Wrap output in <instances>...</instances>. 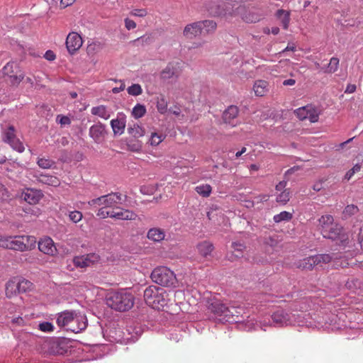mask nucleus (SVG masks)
<instances>
[{
	"label": "nucleus",
	"mask_w": 363,
	"mask_h": 363,
	"mask_svg": "<svg viewBox=\"0 0 363 363\" xmlns=\"http://www.w3.org/2000/svg\"><path fill=\"white\" fill-rule=\"evenodd\" d=\"M249 329H256L259 326L262 330H266V327L273 326L277 328L286 327L296 325L308 326L303 319H301V314L292 313L291 311L284 308H277L269 316L263 317L259 323L253 318L247 320Z\"/></svg>",
	"instance_id": "f257e3e1"
},
{
	"label": "nucleus",
	"mask_w": 363,
	"mask_h": 363,
	"mask_svg": "<svg viewBox=\"0 0 363 363\" xmlns=\"http://www.w3.org/2000/svg\"><path fill=\"white\" fill-rule=\"evenodd\" d=\"M134 296L125 289L111 292L106 297L108 307L118 311H126L134 305Z\"/></svg>",
	"instance_id": "f03ea898"
},
{
	"label": "nucleus",
	"mask_w": 363,
	"mask_h": 363,
	"mask_svg": "<svg viewBox=\"0 0 363 363\" xmlns=\"http://www.w3.org/2000/svg\"><path fill=\"white\" fill-rule=\"evenodd\" d=\"M169 294L165 290L155 286H150L144 291L146 303L152 308L160 310L168 303Z\"/></svg>",
	"instance_id": "7ed1b4c3"
},
{
	"label": "nucleus",
	"mask_w": 363,
	"mask_h": 363,
	"mask_svg": "<svg viewBox=\"0 0 363 363\" xmlns=\"http://www.w3.org/2000/svg\"><path fill=\"white\" fill-rule=\"evenodd\" d=\"M151 279L155 283L166 287L175 286L177 282L174 272L166 267L155 268L151 274Z\"/></svg>",
	"instance_id": "20e7f679"
},
{
	"label": "nucleus",
	"mask_w": 363,
	"mask_h": 363,
	"mask_svg": "<svg viewBox=\"0 0 363 363\" xmlns=\"http://www.w3.org/2000/svg\"><path fill=\"white\" fill-rule=\"evenodd\" d=\"M122 195L120 193H111L106 195L90 200L88 204L93 208L99 206L106 208H113V210L119 203H121Z\"/></svg>",
	"instance_id": "39448f33"
},
{
	"label": "nucleus",
	"mask_w": 363,
	"mask_h": 363,
	"mask_svg": "<svg viewBox=\"0 0 363 363\" xmlns=\"http://www.w3.org/2000/svg\"><path fill=\"white\" fill-rule=\"evenodd\" d=\"M209 310L213 313V318L216 321L221 323H233V320H235L233 319L234 318H233V311L229 310V306H227L219 301L211 303L209 306Z\"/></svg>",
	"instance_id": "423d86ee"
},
{
	"label": "nucleus",
	"mask_w": 363,
	"mask_h": 363,
	"mask_svg": "<svg viewBox=\"0 0 363 363\" xmlns=\"http://www.w3.org/2000/svg\"><path fill=\"white\" fill-rule=\"evenodd\" d=\"M333 259L329 254H319L299 260L296 264L299 269L311 270L314 267H323Z\"/></svg>",
	"instance_id": "0eeeda50"
},
{
	"label": "nucleus",
	"mask_w": 363,
	"mask_h": 363,
	"mask_svg": "<svg viewBox=\"0 0 363 363\" xmlns=\"http://www.w3.org/2000/svg\"><path fill=\"white\" fill-rule=\"evenodd\" d=\"M35 238L29 235L11 236L9 250L24 252L35 248Z\"/></svg>",
	"instance_id": "6e6552de"
},
{
	"label": "nucleus",
	"mask_w": 363,
	"mask_h": 363,
	"mask_svg": "<svg viewBox=\"0 0 363 363\" xmlns=\"http://www.w3.org/2000/svg\"><path fill=\"white\" fill-rule=\"evenodd\" d=\"M16 130L13 125H6L2 128V138L4 143H8L11 147L18 152L25 150L23 143L16 136Z\"/></svg>",
	"instance_id": "1a4fd4ad"
},
{
	"label": "nucleus",
	"mask_w": 363,
	"mask_h": 363,
	"mask_svg": "<svg viewBox=\"0 0 363 363\" xmlns=\"http://www.w3.org/2000/svg\"><path fill=\"white\" fill-rule=\"evenodd\" d=\"M323 236L325 238L332 240H340L342 244L348 240V236L345 233L343 227L340 224L335 222L329 227L327 231L325 232Z\"/></svg>",
	"instance_id": "9d476101"
},
{
	"label": "nucleus",
	"mask_w": 363,
	"mask_h": 363,
	"mask_svg": "<svg viewBox=\"0 0 363 363\" xmlns=\"http://www.w3.org/2000/svg\"><path fill=\"white\" fill-rule=\"evenodd\" d=\"M87 326V319L86 315L75 311L73 318L69 327L67 328V331H71L74 333H78L82 330L86 329Z\"/></svg>",
	"instance_id": "9b49d317"
},
{
	"label": "nucleus",
	"mask_w": 363,
	"mask_h": 363,
	"mask_svg": "<svg viewBox=\"0 0 363 363\" xmlns=\"http://www.w3.org/2000/svg\"><path fill=\"white\" fill-rule=\"evenodd\" d=\"M99 255L95 253H91L83 256L75 257L73 259V263L77 267L85 268L92 266L95 263L99 262Z\"/></svg>",
	"instance_id": "f8f14e48"
},
{
	"label": "nucleus",
	"mask_w": 363,
	"mask_h": 363,
	"mask_svg": "<svg viewBox=\"0 0 363 363\" xmlns=\"http://www.w3.org/2000/svg\"><path fill=\"white\" fill-rule=\"evenodd\" d=\"M83 41L81 35L76 32L69 33L66 39V47L71 55H73L82 45Z\"/></svg>",
	"instance_id": "ddd939ff"
},
{
	"label": "nucleus",
	"mask_w": 363,
	"mask_h": 363,
	"mask_svg": "<svg viewBox=\"0 0 363 363\" xmlns=\"http://www.w3.org/2000/svg\"><path fill=\"white\" fill-rule=\"evenodd\" d=\"M106 126L99 122L89 128V135L96 143H101L106 135Z\"/></svg>",
	"instance_id": "4468645a"
},
{
	"label": "nucleus",
	"mask_w": 363,
	"mask_h": 363,
	"mask_svg": "<svg viewBox=\"0 0 363 363\" xmlns=\"http://www.w3.org/2000/svg\"><path fill=\"white\" fill-rule=\"evenodd\" d=\"M38 249L40 252L48 255L53 256L57 253V248L55 243L49 237L41 238L39 240Z\"/></svg>",
	"instance_id": "2eb2a0df"
},
{
	"label": "nucleus",
	"mask_w": 363,
	"mask_h": 363,
	"mask_svg": "<svg viewBox=\"0 0 363 363\" xmlns=\"http://www.w3.org/2000/svg\"><path fill=\"white\" fill-rule=\"evenodd\" d=\"M136 217L137 215L133 211L119 208L117 206L113 210H112V214L111 215V218L123 220H135Z\"/></svg>",
	"instance_id": "dca6fc26"
},
{
	"label": "nucleus",
	"mask_w": 363,
	"mask_h": 363,
	"mask_svg": "<svg viewBox=\"0 0 363 363\" xmlns=\"http://www.w3.org/2000/svg\"><path fill=\"white\" fill-rule=\"evenodd\" d=\"M238 108L236 106H230L223 114V119L225 123L230 126H235L238 124Z\"/></svg>",
	"instance_id": "f3484780"
},
{
	"label": "nucleus",
	"mask_w": 363,
	"mask_h": 363,
	"mask_svg": "<svg viewBox=\"0 0 363 363\" xmlns=\"http://www.w3.org/2000/svg\"><path fill=\"white\" fill-rule=\"evenodd\" d=\"M200 21L187 24L183 30L184 35L189 39H193L202 33Z\"/></svg>",
	"instance_id": "a211bd4d"
},
{
	"label": "nucleus",
	"mask_w": 363,
	"mask_h": 363,
	"mask_svg": "<svg viewBox=\"0 0 363 363\" xmlns=\"http://www.w3.org/2000/svg\"><path fill=\"white\" fill-rule=\"evenodd\" d=\"M42 197V192L33 189H28L22 194V198L30 204L38 203Z\"/></svg>",
	"instance_id": "6ab92c4d"
},
{
	"label": "nucleus",
	"mask_w": 363,
	"mask_h": 363,
	"mask_svg": "<svg viewBox=\"0 0 363 363\" xmlns=\"http://www.w3.org/2000/svg\"><path fill=\"white\" fill-rule=\"evenodd\" d=\"M75 311H65L57 315V324L59 327L63 328L67 330V328L69 327L71 323V320L73 318V315Z\"/></svg>",
	"instance_id": "aec40b11"
},
{
	"label": "nucleus",
	"mask_w": 363,
	"mask_h": 363,
	"mask_svg": "<svg viewBox=\"0 0 363 363\" xmlns=\"http://www.w3.org/2000/svg\"><path fill=\"white\" fill-rule=\"evenodd\" d=\"M111 126L114 135H122L125 128V120L123 116L121 118H117L111 121Z\"/></svg>",
	"instance_id": "412c9836"
},
{
	"label": "nucleus",
	"mask_w": 363,
	"mask_h": 363,
	"mask_svg": "<svg viewBox=\"0 0 363 363\" xmlns=\"http://www.w3.org/2000/svg\"><path fill=\"white\" fill-rule=\"evenodd\" d=\"M334 223L333 216L331 215H323L318 219V227L322 235Z\"/></svg>",
	"instance_id": "4be33fe9"
},
{
	"label": "nucleus",
	"mask_w": 363,
	"mask_h": 363,
	"mask_svg": "<svg viewBox=\"0 0 363 363\" xmlns=\"http://www.w3.org/2000/svg\"><path fill=\"white\" fill-rule=\"evenodd\" d=\"M5 291L6 296L9 298L17 294H20L16 278H13L6 283Z\"/></svg>",
	"instance_id": "5701e85b"
},
{
	"label": "nucleus",
	"mask_w": 363,
	"mask_h": 363,
	"mask_svg": "<svg viewBox=\"0 0 363 363\" xmlns=\"http://www.w3.org/2000/svg\"><path fill=\"white\" fill-rule=\"evenodd\" d=\"M147 236L148 239L154 242H160L164 239L165 233L162 229L153 228L148 230Z\"/></svg>",
	"instance_id": "b1692460"
},
{
	"label": "nucleus",
	"mask_w": 363,
	"mask_h": 363,
	"mask_svg": "<svg viewBox=\"0 0 363 363\" xmlns=\"http://www.w3.org/2000/svg\"><path fill=\"white\" fill-rule=\"evenodd\" d=\"M91 113L92 115L97 116L104 120H108L111 117V111L104 105L92 107Z\"/></svg>",
	"instance_id": "393cba45"
},
{
	"label": "nucleus",
	"mask_w": 363,
	"mask_h": 363,
	"mask_svg": "<svg viewBox=\"0 0 363 363\" xmlns=\"http://www.w3.org/2000/svg\"><path fill=\"white\" fill-rule=\"evenodd\" d=\"M276 17L280 21L283 28L286 30L290 22V12L284 9H279L276 12Z\"/></svg>",
	"instance_id": "a878e982"
},
{
	"label": "nucleus",
	"mask_w": 363,
	"mask_h": 363,
	"mask_svg": "<svg viewBox=\"0 0 363 363\" xmlns=\"http://www.w3.org/2000/svg\"><path fill=\"white\" fill-rule=\"evenodd\" d=\"M199 252L203 257H207L213 252L214 247L209 241H203L197 245Z\"/></svg>",
	"instance_id": "bb28decb"
},
{
	"label": "nucleus",
	"mask_w": 363,
	"mask_h": 363,
	"mask_svg": "<svg viewBox=\"0 0 363 363\" xmlns=\"http://www.w3.org/2000/svg\"><path fill=\"white\" fill-rule=\"evenodd\" d=\"M253 89L256 96H262L268 91V83L264 80H257L255 82Z\"/></svg>",
	"instance_id": "cd10ccee"
},
{
	"label": "nucleus",
	"mask_w": 363,
	"mask_h": 363,
	"mask_svg": "<svg viewBox=\"0 0 363 363\" xmlns=\"http://www.w3.org/2000/svg\"><path fill=\"white\" fill-rule=\"evenodd\" d=\"M177 76V70L176 67L169 63L161 72V77L163 79H169Z\"/></svg>",
	"instance_id": "c85d7f7f"
},
{
	"label": "nucleus",
	"mask_w": 363,
	"mask_h": 363,
	"mask_svg": "<svg viewBox=\"0 0 363 363\" xmlns=\"http://www.w3.org/2000/svg\"><path fill=\"white\" fill-rule=\"evenodd\" d=\"M200 23H201V27L202 33H213L217 28L216 23L211 20L201 21H200Z\"/></svg>",
	"instance_id": "c756f323"
},
{
	"label": "nucleus",
	"mask_w": 363,
	"mask_h": 363,
	"mask_svg": "<svg viewBox=\"0 0 363 363\" xmlns=\"http://www.w3.org/2000/svg\"><path fill=\"white\" fill-rule=\"evenodd\" d=\"M128 150L134 152H139L142 150L143 143L137 138H131L126 143Z\"/></svg>",
	"instance_id": "7c9ffc66"
},
{
	"label": "nucleus",
	"mask_w": 363,
	"mask_h": 363,
	"mask_svg": "<svg viewBox=\"0 0 363 363\" xmlns=\"http://www.w3.org/2000/svg\"><path fill=\"white\" fill-rule=\"evenodd\" d=\"M307 119L311 123H315L318 121L320 111L316 107L307 105Z\"/></svg>",
	"instance_id": "2f4dec72"
},
{
	"label": "nucleus",
	"mask_w": 363,
	"mask_h": 363,
	"mask_svg": "<svg viewBox=\"0 0 363 363\" xmlns=\"http://www.w3.org/2000/svg\"><path fill=\"white\" fill-rule=\"evenodd\" d=\"M361 286V281L354 277L349 278L345 283V287L354 293H356L358 289H360Z\"/></svg>",
	"instance_id": "473e14b6"
},
{
	"label": "nucleus",
	"mask_w": 363,
	"mask_h": 363,
	"mask_svg": "<svg viewBox=\"0 0 363 363\" xmlns=\"http://www.w3.org/2000/svg\"><path fill=\"white\" fill-rule=\"evenodd\" d=\"M339 62L340 60L337 57H332L325 68H322L323 72L327 74L335 72L339 67Z\"/></svg>",
	"instance_id": "72a5a7b5"
},
{
	"label": "nucleus",
	"mask_w": 363,
	"mask_h": 363,
	"mask_svg": "<svg viewBox=\"0 0 363 363\" xmlns=\"http://www.w3.org/2000/svg\"><path fill=\"white\" fill-rule=\"evenodd\" d=\"M128 133L134 138H138L145 135V130L138 124H134L128 128Z\"/></svg>",
	"instance_id": "f704fd0d"
},
{
	"label": "nucleus",
	"mask_w": 363,
	"mask_h": 363,
	"mask_svg": "<svg viewBox=\"0 0 363 363\" xmlns=\"http://www.w3.org/2000/svg\"><path fill=\"white\" fill-rule=\"evenodd\" d=\"M39 181L42 183L53 186H57L60 184L59 179L54 176L41 174Z\"/></svg>",
	"instance_id": "c9c22d12"
},
{
	"label": "nucleus",
	"mask_w": 363,
	"mask_h": 363,
	"mask_svg": "<svg viewBox=\"0 0 363 363\" xmlns=\"http://www.w3.org/2000/svg\"><path fill=\"white\" fill-rule=\"evenodd\" d=\"M292 218L293 215L291 213L284 211L279 214L274 215L273 220L275 223H279L282 221H289Z\"/></svg>",
	"instance_id": "e433bc0d"
},
{
	"label": "nucleus",
	"mask_w": 363,
	"mask_h": 363,
	"mask_svg": "<svg viewBox=\"0 0 363 363\" xmlns=\"http://www.w3.org/2000/svg\"><path fill=\"white\" fill-rule=\"evenodd\" d=\"M146 113V108L144 105L137 104L133 108L132 115L135 118H142Z\"/></svg>",
	"instance_id": "4c0bfd02"
},
{
	"label": "nucleus",
	"mask_w": 363,
	"mask_h": 363,
	"mask_svg": "<svg viewBox=\"0 0 363 363\" xmlns=\"http://www.w3.org/2000/svg\"><path fill=\"white\" fill-rule=\"evenodd\" d=\"M212 191L209 184H201L196 187V191L203 197H208Z\"/></svg>",
	"instance_id": "58836bf2"
},
{
	"label": "nucleus",
	"mask_w": 363,
	"mask_h": 363,
	"mask_svg": "<svg viewBox=\"0 0 363 363\" xmlns=\"http://www.w3.org/2000/svg\"><path fill=\"white\" fill-rule=\"evenodd\" d=\"M290 199V191L289 189H284L281 191L276 197L277 203L281 204H286Z\"/></svg>",
	"instance_id": "ea45409f"
},
{
	"label": "nucleus",
	"mask_w": 363,
	"mask_h": 363,
	"mask_svg": "<svg viewBox=\"0 0 363 363\" xmlns=\"http://www.w3.org/2000/svg\"><path fill=\"white\" fill-rule=\"evenodd\" d=\"M16 69H18L17 65L13 62H9L3 67V74L9 77L17 72L15 71Z\"/></svg>",
	"instance_id": "a19ab883"
},
{
	"label": "nucleus",
	"mask_w": 363,
	"mask_h": 363,
	"mask_svg": "<svg viewBox=\"0 0 363 363\" xmlns=\"http://www.w3.org/2000/svg\"><path fill=\"white\" fill-rule=\"evenodd\" d=\"M156 106L158 112L162 114L167 111V101L164 96L157 98Z\"/></svg>",
	"instance_id": "79ce46f5"
},
{
	"label": "nucleus",
	"mask_w": 363,
	"mask_h": 363,
	"mask_svg": "<svg viewBox=\"0 0 363 363\" xmlns=\"http://www.w3.org/2000/svg\"><path fill=\"white\" fill-rule=\"evenodd\" d=\"M17 281L20 293L26 292L28 290L30 289L33 285L30 281L26 280L25 279H17Z\"/></svg>",
	"instance_id": "37998d69"
},
{
	"label": "nucleus",
	"mask_w": 363,
	"mask_h": 363,
	"mask_svg": "<svg viewBox=\"0 0 363 363\" xmlns=\"http://www.w3.org/2000/svg\"><path fill=\"white\" fill-rule=\"evenodd\" d=\"M358 211L359 209L357 206L353 204L347 205L342 212L343 217L345 218H347L348 217H350L356 214L358 212Z\"/></svg>",
	"instance_id": "c03bdc74"
},
{
	"label": "nucleus",
	"mask_w": 363,
	"mask_h": 363,
	"mask_svg": "<svg viewBox=\"0 0 363 363\" xmlns=\"http://www.w3.org/2000/svg\"><path fill=\"white\" fill-rule=\"evenodd\" d=\"M37 164L40 168L50 169L55 165V162L50 159L39 158Z\"/></svg>",
	"instance_id": "a18cd8bd"
},
{
	"label": "nucleus",
	"mask_w": 363,
	"mask_h": 363,
	"mask_svg": "<svg viewBox=\"0 0 363 363\" xmlns=\"http://www.w3.org/2000/svg\"><path fill=\"white\" fill-rule=\"evenodd\" d=\"M152 41H153V38L151 35H144L139 37L137 39L134 40L133 41V43L141 44L142 45H149V44L152 43Z\"/></svg>",
	"instance_id": "49530a36"
},
{
	"label": "nucleus",
	"mask_w": 363,
	"mask_h": 363,
	"mask_svg": "<svg viewBox=\"0 0 363 363\" xmlns=\"http://www.w3.org/2000/svg\"><path fill=\"white\" fill-rule=\"evenodd\" d=\"M128 94L134 96L140 95L143 93V89L138 84H133L127 89Z\"/></svg>",
	"instance_id": "de8ad7c7"
},
{
	"label": "nucleus",
	"mask_w": 363,
	"mask_h": 363,
	"mask_svg": "<svg viewBox=\"0 0 363 363\" xmlns=\"http://www.w3.org/2000/svg\"><path fill=\"white\" fill-rule=\"evenodd\" d=\"M229 310L232 311L233 313L232 314H233V318H234L233 319L235 320H233V323L235 322H240V321H242V308H240V307H235V306H230L229 307Z\"/></svg>",
	"instance_id": "09e8293b"
},
{
	"label": "nucleus",
	"mask_w": 363,
	"mask_h": 363,
	"mask_svg": "<svg viewBox=\"0 0 363 363\" xmlns=\"http://www.w3.org/2000/svg\"><path fill=\"white\" fill-rule=\"evenodd\" d=\"M23 78L24 75L23 74H18L16 72L12 75H9V82L13 86H18Z\"/></svg>",
	"instance_id": "8fccbe9b"
},
{
	"label": "nucleus",
	"mask_w": 363,
	"mask_h": 363,
	"mask_svg": "<svg viewBox=\"0 0 363 363\" xmlns=\"http://www.w3.org/2000/svg\"><path fill=\"white\" fill-rule=\"evenodd\" d=\"M232 247L233 248L234 252H237V254L235 255L236 257H240L242 255L243 250L245 249L244 243L241 242H233L232 243Z\"/></svg>",
	"instance_id": "3c124183"
},
{
	"label": "nucleus",
	"mask_w": 363,
	"mask_h": 363,
	"mask_svg": "<svg viewBox=\"0 0 363 363\" xmlns=\"http://www.w3.org/2000/svg\"><path fill=\"white\" fill-rule=\"evenodd\" d=\"M164 137L162 134H158L157 133H153L151 135V138L150 139V143L151 145H158L162 141L164 140Z\"/></svg>",
	"instance_id": "603ef678"
},
{
	"label": "nucleus",
	"mask_w": 363,
	"mask_h": 363,
	"mask_svg": "<svg viewBox=\"0 0 363 363\" xmlns=\"http://www.w3.org/2000/svg\"><path fill=\"white\" fill-rule=\"evenodd\" d=\"M294 113L301 121L307 119V106L296 109Z\"/></svg>",
	"instance_id": "864d4df0"
},
{
	"label": "nucleus",
	"mask_w": 363,
	"mask_h": 363,
	"mask_svg": "<svg viewBox=\"0 0 363 363\" xmlns=\"http://www.w3.org/2000/svg\"><path fill=\"white\" fill-rule=\"evenodd\" d=\"M69 218L73 223H77L82 218V213L79 211H72L69 213Z\"/></svg>",
	"instance_id": "5fc2aeb1"
},
{
	"label": "nucleus",
	"mask_w": 363,
	"mask_h": 363,
	"mask_svg": "<svg viewBox=\"0 0 363 363\" xmlns=\"http://www.w3.org/2000/svg\"><path fill=\"white\" fill-rule=\"evenodd\" d=\"M96 216L101 218H106L108 217L111 218V215L112 214V210L108 211V208L99 206Z\"/></svg>",
	"instance_id": "6e6d98bb"
},
{
	"label": "nucleus",
	"mask_w": 363,
	"mask_h": 363,
	"mask_svg": "<svg viewBox=\"0 0 363 363\" xmlns=\"http://www.w3.org/2000/svg\"><path fill=\"white\" fill-rule=\"evenodd\" d=\"M11 236L0 235V247L9 249Z\"/></svg>",
	"instance_id": "4d7b16f0"
},
{
	"label": "nucleus",
	"mask_w": 363,
	"mask_h": 363,
	"mask_svg": "<svg viewBox=\"0 0 363 363\" xmlns=\"http://www.w3.org/2000/svg\"><path fill=\"white\" fill-rule=\"evenodd\" d=\"M39 329L43 332H50L54 329V326L50 322H43L39 324Z\"/></svg>",
	"instance_id": "13d9d810"
},
{
	"label": "nucleus",
	"mask_w": 363,
	"mask_h": 363,
	"mask_svg": "<svg viewBox=\"0 0 363 363\" xmlns=\"http://www.w3.org/2000/svg\"><path fill=\"white\" fill-rule=\"evenodd\" d=\"M242 18L247 23H255L259 20V17L254 13L246 14Z\"/></svg>",
	"instance_id": "bf43d9fd"
},
{
	"label": "nucleus",
	"mask_w": 363,
	"mask_h": 363,
	"mask_svg": "<svg viewBox=\"0 0 363 363\" xmlns=\"http://www.w3.org/2000/svg\"><path fill=\"white\" fill-rule=\"evenodd\" d=\"M207 9L211 15L220 16L222 14V11L219 6H209Z\"/></svg>",
	"instance_id": "052dcab7"
},
{
	"label": "nucleus",
	"mask_w": 363,
	"mask_h": 363,
	"mask_svg": "<svg viewBox=\"0 0 363 363\" xmlns=\"http://www.w3.org/2000/svg\"><path fill=\"white\" fill-rule=\"evenodd\" d=\"M147 13V12L145 9H134L130 12L132 16L138 17H144Z\"/></svg>",
	"instance_id": "680f3d73"
},
{
	"label": "nucleus",
	"mask_w": 363,
	"mask_h": 363,
	"mask_svg": "<svg viewBox=\"0 0 363 363\" xmlns=\"http://www.w3.org/2000/svg\"><path fill=\"white\" fill-rule=\"evenodd\" d=\"M125 26L128 30H130L136 27V23L134 21L127 18L125 19Z\"/></svg>",
	"instance_id": "e2e57ef3"
},
{
	"label": "nucleus",
	"mask_w": 363,
	"mask_h": 363,
	"mask_svg": "<svg viewBox=\"0 0 363 363\" xmlns=\"http://www.w3.org/2000/svg\"><path fill=\"white\" fill-rule=\"evenodd\" d=\"M60 118V121H59V123L61 125H69L71 123V120L67 116H58L57 118Z\"/></svg>",
	"instance_id": "0e129e2a"
},
{
	"label": "nucleus",
	"mask_w": 363,
	"mask_h": 363,
	"mask_svg": "<svg viewBox=\"0 0 363 363\" xmlns=\"http://www.w3.org/2000/svg\"><path fill=\"white\" fill-rule=\"evenodd\" d=\"M44 57L49 61H52L55 59L56 56L52 50H47L44 55Z\"/></svg>",
	"instance_id": "69168bd1"
},
{
	"label": "nucleus",
	"mask_w": 363,
	"mask_h": 363,
	"mask_svg": "<svg viewBox=\"0 0 363 363\" xmlns=\"http://www.w3.org/2000/svg\"><path fill=\"white\" fill-rule=\"evenodd\" d=\"M286 186V181H281L278 184L276 185V190L277 191H282L284 190L285 187Z\"/></svg>",
	"instance_id": "338daca9"
},
{
	"label": "nucleus",
	"mask_w": 363,
	"mask_h": 363,
	"mask_svg": "<svg viewBox=\"0 0 363 363\" xmlns=\"http://www.w3.org/2000/svg\"><path fill=\"white\" fill-rule=\"evenodd\" d=\"M169 112L177 116H180L181 110L177 106H174L173 108H169Z\"/></svg>",
	"instance_id": "774afa93"
}]
</instances>
